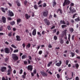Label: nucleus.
Here are the masks:
<instances>
[{
    "mask_svg": "<svg viewBox=\"0 0 80 80\" xmlns=\"http://www.w3.org/2000/svg\"><path fill=\"white\" fill-rule=\"evenodd\" d=\"M70 3V1L69 0H64V3H63V7H65V5H68Z\"/></svg>",
    "mask_w": 80,
    "mask_h": 80,
    "instance_id": "obj_1",
    "label": "nucleus"
},
{
    "mask_svg": "<svg viewBox=\"0 0 80 80\" xmlns=\"http://www.w3.org/2000/svg\"><path fill=\"white\" fill-rule=\"evenodd\" d=\"M12 58H13V60L14 61H17L18 60V57L17 56V54H12Z\"/></svg>",
    "mask_w": 80,
    "mask_h": 80,
    "instance_id": "obj_2",
    "label": "nucleus"
},
{
    "mask_svg": "<svg viewBox=\"0 0 80 80\" xmlns=\"http://www.w3.org/2000/svg\"><path fill=\"white\" fill-rule=\"evenodd\" d=\"M44 22L46 24V25H48V26H49L50 24V22L49 21L47 18L45 19L44 20Z\"/></svg>",
    "mask_w": 80,
    "mask_h": 80,
    "instance_id": "obj_3",
    "label": "nucleus"
},
{
    "mask_svg": "<svg viewBox=\"0 0 80 80\" xmlns=\"http://www.w3.org/2000/svg\"><path fill=\"white\" fill-rule=\"evenodd\" d=\"M69 10L72 13H73L74 12L75 13L76 12V10L74 9L73 7H70Z\"/></svg>",
    "mask_w": 80,
    "mask_h": 80,
    "instance_id": "obj_4",
    "label": "nucleus"
},
{
    "mask_svg": "<svg viewBox=\"0 0 80 80\" xmlns=\"http://www.w3.org/2000/svg\"><path fill=\"white\" fill-rule=\"evenodd\" d=\"M48 14V10L42 12V14L43 17H47Z\"/></svg>",
    "mask_w": 80,
    "mask_h": 80,
    "instance_id": "obj_5",
    "label": "nucleus"
},
{
    "mask_svg": "<svg viewBox=\"0 0 80 80\" xmlns=\"http://www.w3.org/2000/svg\"><path fill=\"white\" fill-rule=\"evenodd\" d=\"M4 52L6 53H10V50L9 48H6L4 49Z\"/></svg>",
    "mask_w": 80,
    "mask_h": 80,
    "instance_id": "obj_6",
    "label": "nucleus"
},
{
    "mask_svg": "<svg viewBox=\"0 0 80 80\" xmlns=\"http://www.w3.org/2000/svg\"><path fill=\"white\" fill-rule=\"evenodd\" d=\"M40 73L42 77H47L48 74L45 72L40 71Z\"/></svg>",
    "mask_w": 80,
    "mask_h": 80,
    "instance_id": "obj_7",
    "label": "nucleus"
},
{
    "mask_svg": "<svg viewBox=\"0 0 80 80\" xmlns=\"http://www.w3.org/2000/svg\"><path fill=\"white\" fill-rule=\"evenodd\" d=\"M33 70V67L32 65H29L28 66V70L32 71Z\"/></svg>",
    "mask_w": 80,
    "mask_h": 80,
    "instance_id": "obj_8",
    "label": "nucleus"
},
{
    "mask_svg": "<svg viewBox=\"0 0 80 80\" xmlns=\"http://www.w3.org/2000/svg\"><path fill=\"white\" fill-rule=\"evenodd\" d=\"M62 61L60 60L59 62H57L55 64L56 66H57V67H60L61 65H62Z\"/></svg>",
    "mask_w": 80,
    "mask_h": 80,
    "instance_id": "obj_9",
    "label": "nucleus"
},
{
    "mask_svg": "<svg viewBox=\"0 0 80 80\" xmlns=\"http://www.w3.org/2000/svg\"><path fill=\"white\" fill-rule=\"evenodd\" d=\"M8 13L10 17H13V16H14V14H13V13L12 11H9L8 12Z\"/></svg>",
    "mask_w": 80,
    "mask_h": 80,
    "instance_id": "obj_10",
    "label": "nucleus"
},
{
    "mask_svg": "<svg viewBox=\"0 0 80 80\" xmlns=\"http://www.w3.org/2000/svg\"><path fill=\"white\" fill-rule=\"evenodd\" d=\"M2 20L3 23H6V18L4 16H2Z\"/></svg>",
    "mask_w": 80,
    "mask_h": 80,
    "instance_id": "obj_11",
    "label": "nucleus"
},
{
    "mask_svg": "<svg viewBox=\"0 0 80 80\" xmlns=\"http://www.w3.org/2000/svg\"><path fill=\"white\" fill-rule=\"evenodd\" d=\"M6 69H7V68H6V67H2L1 69V72H5V70H6Z\"/></svg>",
    "mask_w": 80,
    "mask_h": 80,
    "instance_id": "obj_12",
    "label": "nucleus"
},
{
    "mask_svg": "<svg viewBox=\"0 0 80 80\" xmlns=\"http://www.w3.org/2000/svg\"><path fill=\"white\" fill-rule=\"evenodd\" d=\"M67 29H65L63 31V32H62V37H63L65 35H67Z\"/></svg>",
    "mask_w": 80,
    "mask_h": 80,
    "instance_id": "obj_13",
    "label": "nucleus"
},
{
    "mask_svg": "<svg viewBox=\"0 0 80 80\" xmlns=\"http://www.w3.org/2000/svg\"><path fill=\"white\" fill-rule=\"evenodd\" d=\"M16 37L17 41H21V39L20 36L17 35L16 36Z\"/></svg>",
    "mask_w": 80,
    "mask_h": 80,
    "instance_id": "obj_14",
    "label": "nucleus"
},
{
    "mask_svg": "<svg viewBox=\"0 0 80 80\" xmlns=\"http://www.w3.org/2000/svg\"><path fill=\"white\" fill-rule=\"evenodd\" d=\"M36 33H37L36 31V29H34L32 32V35H33V36H35V35H36Z\"/></svg>",
    "mask_w": 80,
    "mask_h": 80,
    "instance_id": "obj_15",
    "label": "nucleus"
},
{
    "mask_svg": "<svg viewBox=\"0 0 80 80\" xmlns=\"http://www.w3.org/2000/svg\"><path fill=\"white\" fill-rule=\"evenodd\" d=\"M69 31L70 32V33H72L73 32V31H74V29H73V28H69Z\"/></svg>",
    "mask_w": 80,
    "mask_h": 80,
    "instance_id": "obj_16",
    "label": "nucleus"
},
{
    "mask_svg": "<svg viewBox=\"0 0 80 80\" xmlns=\"http://www.w3.org/2000/svg\"><path fill=\"white\" fill-rule=\"evenodd\" d=\"M12 72V70H10V69H8L7 72V75H10V74H11V72Z\"/></svg>",
    "mask_w": 80,
    "mask_h": 80,
    "instance_id": "obj_17",
    "label": "nucleus"
},
{
    "mask_svg": "<svg viewBox=\"0 0 80 80\" xmlns=\"http://www.w3.org/2000/svg\"><path fill=\"white\" fill-rule=\"evenodd\" d=\"M60 42L62 45L64 43V41H63V39H62V38H61L60 39Z\"/></svg>",
    "mask_w": 80,
    "mask_h": 80,
    "instance_id": "obj_18",
    "label": "nucleus"
},
{
    "mask_svg": "<svg viewBox=\"0 0 80 80\" xmlns=\"http://www.w3.org/2000/svg\"><path fill=\"white\" fill-rule=\"evenodd\" d=\"M25 17L26 19H27V20H28V18H30V15L28 16V14H26L25 15Z\"/></svg>",
    "mask_w": 80,
    "mask_h": 80,
    "instance_id": "obj_19",
    "label": "nucleus"
},
{
    "mask_svg": "<svg viewBox=\"0 0 80 80\" xmlns=\"http://www.w3.org/2000/svg\"><path fill=\"white\" fill-rule=\"evenodd\" d=\"M22 21V19L20 18H18L17 20V23L18 24H19V23H20Z\"/></svg>",
    "mask_w": 80,
    "mask_h": 80,
    "instance_id": "obj_20",
    "label": "nucleus"
},
{
    "mask_svg": "<svg viewBox=\"0 0 80 80\" xmlns=\"http://www.w3.org/2000/svg\"><path fill=\"white\" fill-rule=\"evenodd\" d=\"M60 24H66V23H65V21H64V20H61L60 21Z\"/></svg>",
    "mask_w": 80,
    "mask_h": 80,
    "instance_id": "obj_21",
    "label": "nucleus"
},
{
    "mask_svg": "<svg viewBox=\"0 0 80 80\" xmlns=\"http://www.w3.org/2000/svg\"><path fill=\"white\" fill-rule=\"evenodd\" d=\"M27 58V55H23L21 57L22 59H25V58Z\"/></svg>",
    "mask_w": 80,
    "mask_h": 80,
    "instance_id": "obj_22",
    "label": "nucleus"
},
{
    "mask_svg": "<svg viewBox=\"0 0 80 80\" xmlns=\"http://www.w3.org/2000/svg\"><path fill=\"white\" fill-rule=\"evenodd\" d=\"M1 10L3 12V13H5V9L3 8H0Z\"/></svg>",
    "mask_w": 80,
    "mask_h": 80,
    "instance_id": "obj_23",
    "label": "nucleus"
},
{
    "mask_svg": "<svg viewBox=\"0 0 80 80\" xmlns=\"http://www.w3.org/2000/svg\"><path fill=\"white\" fill-rule=\"evenodd\" d=\"M52 63H53V62L52 61L50 62H49V63L48 64V67H50V65H51V64H52Z\"/></svg>",
    "mask_w": 80,
    "mask_h": 80,
    "instance_id": "obj_24",
    "label": "nucleus"
},
{
    "mask_svg": "<svg viewBox=\"0 0 80 80\" xmlns=\"http://www.w3.org/2000/svg\"><path fill=\"white\" fill-rule=\"evenodd\" d=\"M34 8L36 10H38V7L37 4H35L34 6Z\"/></svg>",
    "mask_w": 80,
    "mask_h": 80,
    "instance_id": "obj_25",
    "label": "nucleus"
},
{
    "mask_svg": "<svg viewBox=\"0 0 80 80\" xmlns=\"http://www.w3.org/2000/svg\"><path fill=\"white\" fill-rule=\"evenodd\" d=\"M15 23V21H12L10 22V24L11 25H14Z\"/></svg>",
    "mask_w": 80,
    "mask_h": 80,
    "instance_id": "obj_26",
    "label": "nucleus"
},
{
    "mask_svg": "<svg viewBox=\"0 0 80 80\" xmlns=\"http://www.w3.org/2000/svg\"><path fill=\"white\" fill-rule=\"evenodd\" d=\"M58 11H60V14H62V13H63V11H62V10L60 8L58 9Z\"/></svg>",
    "mask_w": 80,
    "mask_h": 80,
    "instance_id": "obj_27",
    "label": "nucleus"
},
{
    "mask_svg": "<svg viewBox=\"0 0 80 80\" xmlns=\"http://www.w3.org/2000/svg\"><path fill=\"white\" fill-rule=\"evenodd\" d=\"M61 27H62V28H65V27H67V25H62L61 26Z\"/></svg>",
    "mask_w": 80,
    "mask_h": 80,
    "instance_id": "obj_28",
    "label": "nucleus"
},
{
    "mask_svg": "<svg viewBox=\"0 0 80 80\" xmlns=\"http://www.w3.org/2000/svg\"><path fill=\"white\" fill-rule=\"evenodd\" d=\"M75 21H80V17H78L77 18H76L75 19Z\"/></svg>",
    "mask_w": 80,
    "mask_h": 80,
    "instance_id": "obj_29",
    "label": "nucleus"
},
{
    "mask_svg": "<svg viewBox=\"0 0 80 80\" xmlns=\"http://www.w3.org/2000/svg\"><path fill=\"white\" fill-rule=\"evenodd\" d=\"M75 67H76V68L78 69V68L79 67V65H78V63H76L75 64Z\"/></svg>",
    "mask_w": 80,
    "mask_h": 80,
    "instance_id": "obj_30",
    "label": "nucleus"
},
{
    "mask_svg": "<svg viewBox=\"0 0 80 80\" xmlns=\"http://www.w3.org/2000/svg\"><path fill=\"white\" fill-rule=\"evenodd\" d=\"M71 54L72 55V57H74V56H75V53L71 52Z\"/></svg>",
    "mask_w": 80,
    "mask_h": 80,
    "instance_id": "obj_31",
    "label": "nucleus"
},
{
    "mask_svg": "<svg viewBox=\"0 0 80 80\" xmlns=\"http://www.w3.org/2000/svg\"><path fill=\"white\" fill-rule=\"evenodd\" d=\"M68 63H69V61L68 60H66V65H68Z\"/></svg>",
    "mask_w": 80,
    "mask_h": 80,
    "instance_id": "obj_32",
    "label": "nucleus"
},
{
    "mask_svg": "<svg viewBox=\"0 0 80 80\" xmlns=\"http://www.w3.org/2000/svg\"><path fill=\"white\" fill-rule=\"evenodd\" d=\"M71 37V35H70V34H68V40L69 41H70V37Z\"/></svg>",
    "mask_w": 80,
    "mask_h": 80,
    "instance_id": "obj_33",
    "label": "nucleus"
},
{
    "mask_svg": "<svg viewBox=\"0 0 80 80\" xmlns=\"http://www.w3.org/2000/svg\"><path fill=\"white\" fill-rule=\"evenodd\" d=\"M26 47H27V48H30V43H28Z\"/></svg>",
    "mask_w": 80,
    "mask_h": 80,
    "instance_id": "obj_34",
    "label": "nucleus"
},
{
    "mask_svg": "<svg viewBox=\"0 0 80 80\" xmlns=\"http://www.w3.org/2000/svg\"><path fill=\"white\" fill-rule=\"evenodd\" d=\"M28 2H27V1L26 0L25 1H24V4L25 5H27V4Z\"/></svg>",
    "mask_w": 80,
    "mask_h": 80,
    "instance_id": "obj_35",
    "label": "nucleus"
},
{
    "mask_svg": "<svg viewBox=\"0 0 80 80\" xmlns=\"http://www.w3.org/2000/svg\"><path fill=\"white\" fill-rule=\"evenodd\" d=\"M19 73L20 74L22 73H23V70H22V69H21L20 70V71H19Z\"/></svg>",
    "mask_w": 80,
    "mask_h": 80,
    "instance_id": "obj_36",
    "label": "nucleus"
},
{
    "mask_svg": "<svg viewBox=\"0 0 80 80\" xmlns=\"http://www.w3.org/2000/svg\"><path fill=\"white\" fill-rule=\"evenodd\" d=\"M70 6H71V7H73L74 6V3L72 2H71L70 4Z\"/></svg>",
    "mask_w": 80,
    "mask_h": 80,
    "instance_id": "obj_37",
    "label": "nucleus"
},
{
    "mask_svg": "<svg viewBox=\"0 0 80 80\" xmlns=\"http://www.w3.org/2000/svg\"><path fill=\"white\" fill-rule=\"evenodd\" d=\"M42 7L44 8L46 7H47V4H46V3H44L43 4V5H42Z\"/></svg>",
    "mask_w": 80,
    "mask_h": 80,
    "instance_id": "obj_38",
    "label": "nucleus"
},
{
    "mask_svg": "<svg viewBox=\"0 0 80 80\" xmlns=\"http://www.w3.org/2000/svg\"><path fill=\"white\" fill-rule=\"evenodd\" d=\"M11 47H13V48H17V47L13 44H12L11 45Z\"/></svg>",
    "mask_w": 80,
    "mask_h": 80,
    "instance_id": "obj_39",
    "label": "nucleus"
},
{
    "mask_svg": "<svg viewBox=\"0 0 80 80\" xmlns=\"http://www.w3.org/2000/svg\"><path fill=\"white\" fill-rule=\"evenodd\" d=\"M12 32H11L9 33L8 34V36H9V37H11V36H12Z\"/></svg>",
    "mask_w": 80,
    "mask_h": 80,
    "instance_id": "obj_40",
    "label": "nucleus"
},
{
    "mask_svg": "<svg viewBox=\"0 0 80 80\" xmlns=\"http://www.w3.org/2000/svg\"><path fill=\"white\" fill-rule=\"evenodd\" d=\"M54 39L55 40H57V37L56 36H54L53 37Z\"/></svg>",
    "mask_w": 80,
    "mask_h": 80,
    "instance_id": "obj_41",
    "label": "nucleus"
},
{
    "mask_svg": "<svg viewBox=\"0 0 80 80\" xmlns=\"http://www.w3.org/2000/svg\"><path fill=\"white\" fill-rule=\"evenodd\" d=\"M8 68H9L8 70H12V67L10 66H8Z\"/></svg>",
    "mask_w": 80,
    "mask_h": 80,
    "instance_id": "obj_42",
    "label": "nucleus"
},
{
    "mask_svg": "<svg viewBox=\"0 0 80 80\" xmlns=\"http://www.w3.org/2000/svg\"><path fill=\"white\" fill-rule=\"evenodd\" d=\"M54 0V2H53V7H54V6H55V5H56V4H57V3H56V2H55V0Z\"/></svg>",
    "mask_w": 80,
    "mask_h": 80,
    "instance_id": "obj_43",
    "label": "nucleus"
},
{
    "mask_svg": "<svg viewBox=\"0 0 80 80\" xmlns=\"http://www.w3.org/2000/svg\"><path fill=\"white\" fill-rule=\"evenodd\" d=\"M47 33V32L44 31H42V35H44V34H45V33Z\"/></svg>",
    "mask_w": 80,
    "mask_h": 80,
    "instance_id": "obj_44",
    "label": "nucleus"
},
{
    "mask_svg": "<svg viewBox=\"0 0 80 80\" xmlns=\"http://www.w3.org/2000/svg\"><path fill=\"white\" fill-rule=\"evenodd\" d=\"M77 15V13L75 14L74 15H73L72 18H75V17H77V16H75V15Z\"/></svg>",
    "mask_w": 80,
    "mask_h": 80,
    "instance_id": "obj_45",
    "label": "nucleus"
},
{
    "mask_svg": "<svg viewBox=\"0 0 80 80\" xmlns=\"http://www.w3.org/2000/svg\"><path fill=\"white\" fill-rule=\"evenodd\" d=\"M56 32H57V30L56 29H55L54 30H53L52 33H56Z\"/></svg>",
    "mask_w": 80,
    "mask_h": 80,
    "instance_id": "obj_46",
    "label": "nucleus"
},
{
    "mask_svg": "<svg viewBox=\"0 0 80 80\" xmlns=\"http://www.w3.org/2000/svg\"><path fill=\"white\" fill-rule=\"evenodd\" d=\"M57 77L58 78H60V76L59 75V74H57Z\"/></svg>",
    "mask_w": 80,
    "mask_h": 80,
    "instance_id": "obj_47",
    "label": "nucleus"
},
{
    "mask_svg": "<svg viewBox=\"0 0 80 80\" xmlns=\"http://www.w3.org/2000/svg\"><path fill=\"white\" fill-rule=\"evenodd\" d=\"M2 80H8V78L7 77L6 79L4 77H3L2 78Z\"/></svg>",
    "mask_w": 80,
    "mask_h": 80,
    "instance_id": "obj_48",
    "label": "nucleus"
},
{
    "mask_svg": "<svg viewBox=\"0 0 80 80\" xmlns=\"http://www.w3.org/2000/svg\"><path fill=\"white\" fill-rule=\"evenodd\" d=\"M42 51L41 50L38 53L39 54V55H42Z\"/></svg>",
    "mask_w": 80,
    "mask_h": 80,
    "instance_id": "obj_49",
    "label": "nucleus"
},
{
    "mask_svg": "<svg viewBox=\"0 0 80 80\" xmlns=\"http://www.w3.org/2000/svg\"><path fill=\"white\" fill-rule=\"evenodd\" d=\"M27 61L28 62V63H29V64H30V63H31V61H30V60L29 59H28L27 60Z\"/></svg>",
    "mask_w": 80,
    "mask_h": 80,
    "instance_id": "obj_50",
    "label": "nucleus"
},
{
    "mask_svg": "<svg viewBox=\"0 0 80 80\" xmlns=\"http://www.w3.org/2000/svg\"><path fill=\"white\" fill-rule=\"evenodd\" d=\"M8 28L9 30H11V28L10 26H8Z\"/></svg>",
    "mask_w": 80,
    "mask_h": 80,
    "instance_id": "obj_51",
    "label": "nucleus"
},
{
    "mask_svg": "<svg viewBox=\"0 0 80 80\" xmlns=\"http://www.w3.org/2000/svg\"><path fill=\"white\" fill-rule=\"evenodd\" d=\"M24 65H27V61H24Z\"/></svg>",
    "mask_w": 80,
    "mask_h": 80,
    "instance_id": "obj_52",
    "label": "nucleus"
},
{
    "mask_svg": "<svg viewBox=\"0 0 80 80\" xmlns=\"http://www.w3.org/2000/svg\"><path fill=\"white\" fill-rule=\"evenodd\" d=\"M22 78H23V79H25L26 77V76L24 75H22Z\"/></svg>",
    "mask_w": 80,
    "mask_h": 80,
    "instance_id": "obj_53",
    "label": "nucleus"
},
{
    "mask_svg": "<svg viewBox=\"0 0 80 80\" xmlns=\"http://www.w3.org/2000/svg\"><path fill=\"white\" fill-rule=\"evenodd\" d=\"M8 58H6L5 59V61L6 62H8Z\"/></svg>",
    "mask_w": 80,
    "mask_h": 80,
    "instance_id": "obj_54",
    "label": "nucleus"
},
{
    "mask_svg": "<svg viewBox=\"0 0 80 80\" xmlns=\"http://www.w3.org/2000/svg\"><path fill=\"white\" fill-rule=\"evenodd\" d=\"M18 52V50L16 49V50H15L13 51V52L14 53H15V52Z\"/></svg>",
    "mask_w": 80,
    "mask_h": 80,
    "instance_id": "obj_55",
    "label": "nucleus"
},
{
    "mask_svg": "<svg viewBox=\"0 0 80 80\" xmlns=\"http://www.w3.org/2000/svg\"><path fill=\"white\" fill-rule=\"evenodd\" d=\"M7 19L8 20H12V18L10 17H8Z\"/></svg>",
    "mask_w": 80,
    "mask_h": 80,
    "instance_id": "obj_56",
    "label": "nucleus"
},
{
    "mask_svg": "<svg viewBox=\"0 0 80 80\" xmlns=\"http://www.w3.org/2000/svg\"><path fill=\"white\" fill-rule=\"evenodd\" d=\"M33 73L34 74H36V73H37V71H36V70H34L33 71Z\"/></svg>",
    "mask_w": 80,
    "mask_h": 80,
    "instance_id": "obj_57",
    "label": "nucleus"
},
{
    "mask_svg": "<svg viewBox=\"0 0 80 80\" xmlns=\"http://www.w3.org/2000/svg\"><path fill=\"white\" fill-rule=\"evenodd\" d=\"M77 53H79V50H78V49H76L75 51Z\"/></svg>",
    "mask_w": 80,
    "mask_h": 80,
    "instance_id": "obj_58",
    "label": "nucleus"
},
{
    "mask_svg": "<svg viewBox=\"0 0 80 80\" xmlns=\"http://www.w3.org/2000/svg\"><path fill=\"white\" fill-rule=\"evenodd\" d=\"M22 46L23 48H25V43H23L22 44Z\"/></svg>",
    "mask_w": 80,
    "mask_h": 80,
    "instance_id": "obj_59",
    "label": "nucleus"
},
{
    "mask_svg": "<svg viewBox=\"0 0 80 80\" xmlns=\"http://www.w3.org/2000/svg\"><path fill=\"white\" fill-rule=\"evenodd\" d=\"M75 80H79V78H78V76H77L76 77Z\"/></svg>",
    "mask_w": 80,
    "mask_h": 80,
    "instance_id": "obj_60",
    "label": "nucleus"
},
{
    "mask_svg": "<svg viewBox=\"0 0 80 80\" xmlns=\"http://www.w3.org/2000/svg\"><path fill=\"white\" fill-rule=\"evenodd\" d=\"M28 57H29V60H31L32 59V57L31 56H29Z\"/></svg>",
    "mask_w": 80,
    "mask_h": 80,
    "instance_id": "obj_61",
    "label": "nucleus"
},
{
    "mask_svg": "<svg viewBox=\"0 0 80 80\" xmlns=\"http://www.w3.org/2000/svg\"><path fill=\"white\" fill-rule=\"evenodd\" d=\"M75 37V35H73L72 37V40H74V38Z\"/></svg>",
    "mask_w": 80,
    "mask_h": 80,
    "instance_id": "obj_62",
    "label": "nucleus"
},
{
    "mask_svg": "<svg viewBox=\"0 0 80 80\" xmlns=\"http://www.w3.org/2000/svg\"><path fill=\"white\" fill-rule=\"evenodd\" d=\"M41 3H42V1H40L38 3V5H40V4H41Z\"/></svg>",
    "mask_w": 80,
    "mask_h": 80,
    "instance_id": "obj_63",
    "label": "nucleus"
},
{
    "mask_svg": "<svg viewBox=\"0 0 80 80\" xmlns=\"http://www.w3.org/2000/svg\"><path fill=\"white\" fill-rule=\"evenodd\" d=\"M49 19H50V18H52V15L50 14L49 15Z\"/></svg>",
    "mask_w": 80,
    "mask_h": 80,
    "instance_id": "obj_64",
    "label": "nucleus"
}]
</instances>
